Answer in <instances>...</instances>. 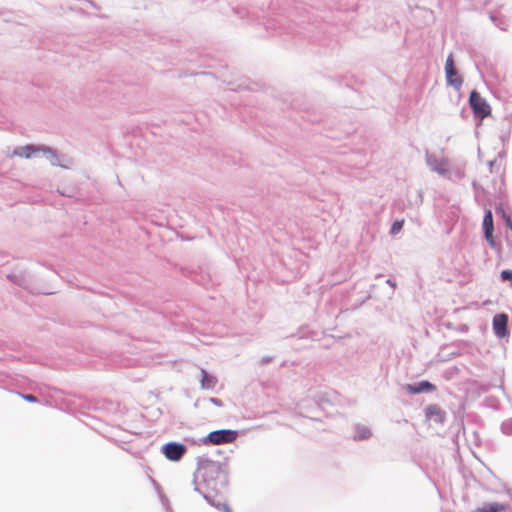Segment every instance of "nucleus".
Listing matches in <instances>:
<instances>
[{
    "label": "nucleus",
    "instance_id": "obj_1",
    "mask_svg": "<svg viewBox=\"0 0 512 512\" xmlns=\"http://www.w3.org/2000/svg\"><path fill=\"white\" fill-rule=\"evenodd\" d=\"M201 483L195 481V490L213 506L222 509L224 512H230V508L225 503L215 502L212 498L215 495H221L226 491L228 485V476L220 463L206 460L198 468Z\"/></svg>",
    "mask_w": 512,
    "mask_h": 512
},
{
    "label": "nucleus",
    "instance_id": "obj_2",
    "mask_svg": "<svg viewBox=\"0 0 512 512\" xmlns=\"http://www.w3.org/2000/svg\"><path fill=\"white\" fill-rule=\"evenodd\" d=\"M12 155L19 156L22 158L43 157L46 160H48L51 165L59 166L64 169H70L74 165V160L71 157L63 154H58L51 148L40 145H26L18 147L13 151Z\"/></svg>",
    "mask_w": 512,
    "mask_h": 512
},
{
    "label": "nucleus",
    "instance_id": "obj_3",
    "mask_svg": "<svg viewBox=\"0 0 512 512\" xmlns=\"http://www.w3.org/2000/svg\"><path fill=\"white\" fill-rule=\"evenodd\" d=\"M427 166L437 174L449 176V160L442 153H426Z\"/></svg>",
    "mask_w": 512,
    "mask_h": 512
},
{
    "label": "nucleus",
    "instance_id": "obj_4",
    "mask_svg": "<svg viewBox=\"0 0 512 512\" xmlns=\"http://www.w3.org/2000/svg\"><path fill=\"white\" fill-rule=\"evenodd\" d=\"M237 437V431L230 429H221L210 432L203 440L204 443L220 445L231 443Z\"/></svg>",
    "mask_w": 512,
    "mask_h": 512
},
{
    "label": "nucleus",
    "instance_id": "obj_5",
    "mask_svg": "<svg viewBox=\"0 0 512 512\" xmlns=\"http://www.w3.org/2000/svg\"><path fill=\"white\" fill-rule=\"evenodd\" d=\"M470 106L476 116L481 119L490 115L491 109L487 101L477 91H472L469 97Z\"/></svg>",
    "mask_w": 512,
    "mask_h": 512
},
{
    "label": "nucleus",
    "instance_id": "obj_6",
    "mask_svg": "<svg viewBox=\"0 0 512 512\" xmlns=\"http://www.w3.org/2000/svg\"><path fill=\"white\" fill-rule=\"evenodd\" d=\"M445 75L446 81L449 86H452L455 90H460L463 84L462 78L459 76L454 65V58L452 54H449L445 62Z\"/></svg>",
    "mask_w": 512,
    "mask_h": 512
},
{
    "label": "nucleus",
    "instance_id": "obj_7",
    "mask_svg": "<svg viewBox=\"0 0 512 512\" xmlns=\"http://www.w3.org/2000/svg\"><path fill=\"white\" fill-rule=\"evenodd\" d=\"M164 456L170 461H179L187 451L185 445L178 442H169L162 446Z\"/></svg>",
    "mask_w": 512,
    "mask_h": 512
},
{
    "label": "nucleus",
    "instance_id": "obj_8",
    "mask_svg": "<svg viewBox=\"0 0 512 512\" xmlns=\"http://www.w3.org/2000/svg\"><path fill=\"white\" fill-rule=\"evenodd\" d=\"M507 325H508V315L507 314L499 313L493 317L492 327H493L494 334L498 338H504L508 335Z\"/></svg>",
    "mask_w": 512,
    "mask_h": 512
},
{
    "label": "nucleus",
    "instance_id": "obj_9",
    "mask_svg": "<svg viewBox=\"0 0 512 512\" xmlns=\"http://www.w3.org/2000/svg\"><path fill=\"white\" fill-rule=\"evenodd\" d=\"M483 230L487 242L493 247L495 245L493 237V216L491 210H487L483 219Z\"/></svg>",
    "mask_w": 512,
    "mask_h": 512
},
{
    "label": "nucleus",
    "instance_id": "obj_10",
    "mask_svg": "<svg viewBox=\"0 0 512 512\" xmlns=\"http://www.w3.org/2000/svg\"><path fill=\"white\" fill-rule=\"evenodd\" d=\"M445 414L437 405H430L426 408V418L430 425L443 424Z\"/></svg>",
    "mask_w": 512,
    "mask_h": 512
},
{
    "label": "nucleus",
    "instance_id": "obj_11",
    "mask_svg": "<svg viewBox=\"0 0 512 512\" xmlns=\"http://www.w3.org/2000/svg\"><path fill=\"white\" fill-rule=\"evenodd\" d=\"M373 433L371 428L362 423H357L353 426L352 438L355 441L368 440L372 437Z\"/></svg>",
    "mask_w": 512,
    "mask_h": 512
},
{
    "label": "nucleus",
    "instance_id": "obj_12",
    "mask_svg": "<svg viewBox=\"0 0 512 512\" xmlns=\"http://www.w3.org/2000/svg\"><path fill=\"white\" fill-rule=\"evenodd\" d=\"M406 389L410 394H419L432 391L434 386L429 381H421L416 384L407 385Z\"/></svg>",
    "mask_w": 512,
    "mask_h": 512
},
{
    "label": "nucleus",
    "instance_id": "obj_13",
    "mask_svg": "<svg viewBox=\"0 0 512 512\" xmlns=\"http://www.w3.org/2000/svg\"><path fill=\"white\" fill-rule=\"evenodd\" d=\"M508 508L507 505L498 502H486L476 508L474 512H503Z\"/></svg>",
    "mask_w": 512,
    "mask_h": 512
},
{
    "label": "nucleus",
    "instance_id": "obj_14",
    "mask_svg": "<svg viewBox=\"0 0 512 512\" xmlns=\"http://www.w3.org/2000/svg\"><path fill=\"white\" fill-rule=\"evenodd\" d=\"M201 388L202 389H213L217 384V378L207 373L206 370L201 369Z\"/></svg>",
    "mask_w": 512,
    "mask_h": 512
},
{
    "label": "nucleus",
    "instance_id": "obj_15",
    "mask_svg": "<svg viewBox=\"0 0 512 512\" xmlns=\"http://www.w3.org/2000/svg\"><path fill=\"white\" fill-rule=\"evenodd\" d=\"M404 221L403 220H395L391 226L390 234L396 235L398 234L402 228H403Z\"/></svg>",
    "mask_w": 512,
    "mask_h": 512
},
{
    "label": "nucleus",
    "instance_id": "obj_16",
    "mask_svg": "<svg viewBox=\"0 0 512 512\" xmlns=\"http://www.w3.org/2000/svg\"><path fill=\"white\" fill-rule=\"evenodd\" d=\"M502 431L505 434H512V420H508L502 424Z\"/></svg>",
    "mask_w": 512,
    "mask_h": 512
},
{
    "label": "nucleus",
    "instance_id": "obj_17",
    "mask_svg": "<svg viewBox=\"0 0 512 512\" xmlns=\"http://www.w3.org/2000/svg\"><path fill=\"white\" fill-rule=\"evenodd\" d=\"M501 279L504 281L512 280V270H503L501 272Z\"/></svg>",
    "mask_w": 512,
    "mask_h": 512
},
{
    "label": "nucleus",
    "instance_id": "obj_18",
    "mask_svg": "<svg viewBox=\"0 0 512 512\" xmlns=\"http://www.w3.org/2000/svg\"><path fill=\"white\" fill-rule=\"evenodd\" d=\"M503 219L505 221V224L506 226L512 231V220H511V217L506 215L504 212H503Z\"/></svg>",
    "mask_w": 512,
    "mask_h": 512
},
{
    "label": "nucleus",
    "instance_id": "obj_19",
    "mask_svg": "<svg viewBox=\"0 0 512 512\" xmlns=\"http://www.w3.org/2000/svg\"><path fill=\"white\" fill-rule=\"evenodd\" d=\"M23 398L29 402H35L36 401V398L31 395V394H26V395H23Z\"/></svg>",
    "mask_w": 512,
    "mask_h": 512
},
{
    "label": "nucleus",
    "instance_id": "obj_20",
    "mask_svg": "<svg viewBox=\"0 0 512 512\" xmlns=\"http://www.w3.org/2000/svg\"><path fill=\"white\" fill-rule=\"evenodd\" d=\"M209 401L216 406H222V402L218 398H210Z\"/></svg>",
    "mask_w": 512,
    "mask_h": 512
},
{
    "label": "nucleus",
    "instance_id": "obj_21",
    "mask_svg": "<svg viewBox=\"0 0 512 512\" xmlns=\"http://www.w3.org/2000/svg\"><path fill=\"white\" fill-rule=\"evenodd\" d=\"M271 359H272L271 357H263V358L261 359V363H262V364H266V363L270 362V361H271Z\"/></svg>",
    "mask_w": 512,
    "mask_h": 512
},
{
    "label": "nucleus",
    "instance_id": "obj_22",
    "mask_svg": "<svg viewBox=\"0 0 512 512\" xmlns=\"http://www.w3.org/2000/svg\"><path fill=\"white\" fill-rule=\"evenodd\" d=\"M494 164H495V160L488 161V167H489L490 171H492V168H493Z\"/></svg>",
    "mask_w": 512,
    "mask_h": 512
},
{
    "label": "nucleus",
    "instance_id": "obj_23",
    "mask_svg": "<svg viewBox=\"0 0 512 512\" xmlns=\"http://www.w3.org/2000/svg\"><path fill=\"white\" fill-rule=\"evenodd\" d=\"M387 283H388L389 285H391L392 287H395V283H393V282H392V280L388 279V280H387Z\"/></svg>",
    "mask_w": 512,
    "mask_h": 512
},
{
    "label": "nucleus",
    "instance_id": "obj_24",
    "mask_svg": "<svg viewBox=\"0 0 512 512\" xmlns=\"http://www.w3.org/2000/svg\"><path fill=\"white\" fill-rule=\"evenodd\" d=\"M510 498L512 499V492L508 491Z\"/></svg>",
    "mask_w": 512,
    "mask_h": 512
}]
</instances>
